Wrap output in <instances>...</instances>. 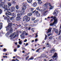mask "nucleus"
<instances>
[{
    "label": "nucleus",
    "instance_id": "obj_46",
    "mask_svg": "<svg viewBox=\"0 0 61 61\" xmlns=\"http://www.w3.org/2000/svg\"><path fill=\"white\" fill-rule=\"evenodd\" d=\"M3 51H4V52H6L7 51L5 49H4L3 50Z\"/></svg>",
    "mask_w": 61,
    "mask_h": 61
},
{
    "label": "nucleus",
    "instance_id": "obj_4",
    "mask_svg": "<svg viewBox=\"0 0 61 61\" xmlns=\"http://www.w3.org/2000/svg\"><path fill=\"white\" fill-rule=\"evenodd\" d=\"M12 14L10 12H9L8 11H7L6 13V15L7 16V17H5L4 19L5 20H9L10 19V17L9 16V15H11Z\"/></svg>",
    "mask_w": 61,
    "mask_h": 61
},
{
    "label": "nucleus",
    "instance_id": "obj_33",
    "mask_svg": "<svg viewBox=\"0 0 61 61\" xmlns=\"http://www.w3.org/2000/svg\"><path fill=\"white\" fill-rule=\"evenodd\" d=\"M40 49H41V48H39L37 49L36 51V52H39V50H40Z\"/></svg>",
    "mask_w": 61,
    "mask_h": 61
},
{
    "label": "nucleus",
    "instance_id": "obj_35",
    "mask_svg": "<svg viewBox=\"0 0 61 61\" xmlns=\"http://www.w3.org/2000/svg\"><path fill=\"white\" fill-rule=\"evenodd\" d=\"M31 30L33 32H34V29L33 28H32L31 29Z\"/></svg>",
    "mask_w": 61,
    "mask_h": 61
},
{
    "label": "nucleus",
    "instance_id": "obj_32",
    "mask_svg": "<svg viewBox=\"0 0 61 61\" xmlns=\"http://www.w3.org/2000/svg\"><path fill=\"white\" fill-rule=\"evenodd\" d=\"M38 22V20H36L34 21V23H36V22Z\"/></svg>",
    "mask_w": 61,
    "mask_h": 61
},
{
    "label": "nucleus",
    "instance_id": "obj_31",
    "mask_svg": "<svg viewBox=\"0 0 61 61\" xmlns=\"http://www.w3.org/2000/svg\"><path fill=\"white\" fill-rule=\"evenodd\" d=\"M37 15V16H40V14L39 13H38L36 14V15Z\"/></svg>",
    "mask_w": 61,
    "mask_h": 61
},
{
    "label": "nucleus",
    "instance_id": "obj_60",
    "mask_svg": "<svg viewBox=\"0 0 61 61\" xmlns=\"http://www.w3.org/2000/svg\"><path fill=\"white\" fill-rule=\"evenodd\" d=\"M6 1H7V0H5L4 1V3H5V2H6Z\"/></svg>",
    "mask_w": 61,
    "mask_h": 61
},
{
    "label": "nucleus",
    "instance_id": "obj_43",
    "mask_svg": "<svg viewBox=\"0 0 61 61\" xmlns=\"http://www.w3.org/2000/svg\"><path fill=\"white\" fill-rule=\"evenodd\" d=\"M45 40H46V38H47V36L46 35H45Z\"/></svg>",
    "mask_w": 61,
    "mask_h": 61
},
{
    "label": "nucleus",
    "instance_id": "obj_30",
    "mask_svg": "<svg viewBox=\"0 0 61 61\" xmlns=\"http://www.w3.org/2000/svg\"><path fill=\"white\" fill-rule=\"evenodd\" d=\"M38 2V4H41L42 3V2L41 1H39Z\"/></svg>",
    "mask_w": 61,
    "mask_h": 61
},
{
    "label": "nucleus",
    "instance_id": "obj_57",
    "mask_svg": "<svg viewBox=\"0 0 61 61\" xmlns=\"http://www.w3.org/2000/svg\"><path fill=\"white\" fill-rule=\"evenodd\" d=\"M36 36H35L36 38L37 36H38V35L37 34H36Z\"/></svg>",
    "mask_w": 61,
    "mask_h": 61
},
{
    "label": "nucleus",
    "instance_id": "obj_21",
    "mask_svg": "<svg viewBox=\"0 0 61 61\" xmlns=\"http://www.w3.org/2000/svg\"><path fill=\"white\" fill-rule=\"evenodd\" d=\"M11 9L13 11H15V8L14 6L11 7Z\"/></svg>",
    "mask_w": 61,
    "mask_h": 61
},
{
    "label": "nucleus",
    "instance_id": "obj_17",
    "mask_svg": "<svg viewBox=\"0 0 61 61\" xmlns=\"http://www.w3.org/2000/svg\"><path fill=\"white\" fill-rule=\"evenodd\" d=\"M33 5L34 7H35L37 5V3L36 2H34L33 4Z\"/></svg>",
    "mask_w": 61,
    "mask_h": 61
},
{
    "label": "nucleus",
    "instance_id": "obj_24",
    "mask_svg": "<svg viewBox=\"0 0 61 61\" xmlns=\"http://www.w3.org/2000/svg\"><path fill=\"white\" fill-rule=\"evenodd\" d=\"M14 14V13H12V16L14 18V17H15V16H16V15H15V14Z\"/></svg>",
    "mask_w": 61,
    "mask_h": 61
},
{
    "label": "nucleus",
    "instance_id": "obj_13",
    "mask_svg": "<svg viewBox=\"0 0 61 61\" xmlns=\"http://www.w3.org/2000/svg\"><path fill=\"white\" fill-rule=\"evenodd\" d=\"M56 51L54 48H52L51 50L50 51L51 53H54Z\"/></svg>",
    "mask_w": 61,
    "mask_h": 61
},
{
    "label": "nucleus",
    "instance_id": "obj_54",
    "mask_svg": "<svg viewBox=\"0 0 61 61\" xmlns=\"http://www.w3.org/2000/svg\"><path fill=\"white\" fill-rule=\"evenodd\" d=\"M2 10L0 9V14L2 13Z\"/></svg>",
    "mask_w": 61,
    "mask_h": 61
},
{
    "label": "nucleus",
    "instance_id": "obj_34",
    "mask_svg": "<svg viewBox=\"0 0 61 61\" xmlns=\"http://www.w3.org/2000/svg\"><path fill=\"white\" fill-rule=\"evenodd\" d=\"M34 59V58L33 57H31L29 59V60H33Z\"/></svg>",
    "mask_w": 61,
    "mask_h": 61
},
{
    "label": "nucleus",
    "instance_id": "obj_18",
    "mask_svg": "<svg viewBox=\"0 0 61 61\" xmlns=\"http://www.w3.org/2000/svg\"><path fill=\"white\" fill-rule=\"evenodd\" d=\"M51 30L52 28H49L48 30V32H47V33H49V32H51Z\"/></svg>",
    "mask_w": 61,
    "mask_h": 61
},
{
    "label": "nucleus",
    "instance_id": "obj_10",
    "mask_svg": "<svg viewBox=\"0 0 61 61\" xmlns=\"http://www.w3.org/2000/svg\"><path fill=\"white\" fill-rule=\"evenodd\" d=\"M57 56V54L56 53H55L54 56H53L52 57L53 58L54 60H55V59L54 58H56V57Z\"/></svg>",
    "mask_w": 61,
    "mask_h": 61
},
{
    "label": "nucleus",
    "instance_id": "obj_14",
    "mask_svg": "<svg viewBox=\"0 0 61 61\" xmlns=\"http://www.w3.org/2000/svg\"><path fill=\"white\" fill-rule=\"evenodd\" d=\"M53 30H54L55 33L56 34H57L58 31V30L57 29H56V28H54L53 29Z\"/></svg>",
    "mask_w": 61,
    "mask_h": 61
},
{
    "label": "nucleus",
    "instance_id": "obj_37",
    "mask_svg": "<svg viewBox=\"0 0 61 61\" xmlns=\"http://www.w3.org/2000/svg\"><path fill=\"white\" fill-rule=\"evenodd\" d=\"M53 38V36H50L49 38V39H52Z\"/></svg>",
    "mask_w": 61,
    "mask_h": 61
},
{
    "label": "nucleus",
    "instance_id": "obj_28",
    "mask_svg": "<svg viewBox=\"0 0 61 61\" xmlns=\"http://www.w3.org/2000/svg\"><path fill=\"white\" fill-rule=\"evenodd\" d=\"M9 6H11L12 5L10 3H8L7 4Z\"/></svg>",
    "mask_w": 61,
    "mask_h": 61
},
{
    "label": "nucleus",
    "instance_id": "obj_15",
    "mask_svg": "<svg viewBox=\"0 0 61 61\" xmlns=\"http://www.w3.org/2000/svg\"><path fill=\"white\" fill-rule=\"evenodd\" d=\"M47 5H48V3H46L44 5V7H45L46 8V9L47 8Z\"/></svg>",
    "mask_w": 61,
    "mask_h": 61
},
{
    "label": "nucleus",
    "instance_id": "obj_19",
    "mask_svg": "<svg viewBox=\"0 0 61 61\" xmlns=\"http://www.w3.org/2000/svg\"><path fill=\"white\" fill-rule=\"evenodd\" d=\"M23 6H24L25 7H26L27 6V3H24L23 4Z\"/></svg>",
    "mask_w": 61,
    "mask_h": 61
},
{
    "label": "nucleus",
    "instance_id": "obj_38",
    "mask_svg": "<svg viewBox=\"0 0 61 61\" xmlns=\"http://www.w3.org/2000/svg\"><path fill=\"white\" fill-rule=\"evenodd\" d=\"M19 44L20 45H21L22 44V42L21 41H19Z\"/></svg>",
    "mask_w": 61,
    "mask_h": 61
},
{
    "label": "nucleus",
    "instance_id": "obj_61",
    "mask_svg": "<svg viewBox=\"0 0 61 61\" xmlns=\"http://www.w3.org/2000/svg\"><path fill=\"white\" fill-rule=\"evenodd\" d=\"M15 45H17V42H15Z\"/></svg>",
    "mask_w": 61,
    "mask_h": 61
},
{
    "label": "nucleus",
    "instance_id": "obj_5",
    "mask_svg": "<svg viewBox=\"0 0 61 61\" xmlns=\"http://www.w3.org/2000/svg\"><path fill=\"white\" fill-rule=\"evenodd\" d=\"M23 21H25L26 20V22H28L30 20V17H28V16H25L23 18Z\"/></svg>",
    "mask_w": 61,
    "mask_h": 61
},
{
    "label": "nucleus",
    "instance_id": "obj_25",
    "mask_svg": "<svg viewBox=\"0 0 61 61\" xmlns=\"http://www.w3.org/2000/svg\"><path fill=\"white\" fill-rule=\"evenodd\" d=\"M27 15L28 16H31V15H32V13H29L28 14H27Z\"/></svg>",
    "mask_w": 61,
    "mask_h": 61
},
{
    "label": "nucleus",
    "instance_id": "obj_64",
    "mask_svg": "<svg viewBox=\"0 0 61 61\" xmlns=\"http://www.w3.org/2000/svg\"><path fill=\"white\" fill-rule=\"evenodd\" d=\"M12 61H15V60L14 59H13L12 60Z\"/></svg>",
    "mask_w": 61,
    "mask_h": 61
},
{
    "label": "nucleus",
    "instance_id": "obj_55",
    "mask_svg": "<svg viewBox=\"0 0 61 61\" xmlns=\"http://www.w3.org/2000/svg\"><path fill=\"white\" fill-rule=\"evenodd\" d=\"M45 56V57H46V55H41V56Z\"/></svg>",
    "mask_w": 61,
    "mask_h": 61
},
{
    "label": "nucleus",
    "instance_id": "obj_3",
    "mask_svg": "<svg viewBox=\"0 0 61 61\" xmlns=\"http://www.w3.org/2000/svg\"><path fill=\"white\" fill-rule=\"evenodd\" d=\"M51 18H52L54 20V22L53 23H51L50 24V26H53L54 25H56V24L57 23V19L56 18V17L55 16H52L51 17Z\"/></svg>",
    "mask_w": 61,
    "mask_h": 61
},
{
    "label": "nucleus",
    "instance_id": "obj_63",
    "mask_svg": "<svg viewBox=\"0 0 61 61\" xmlns=\"http://www.w3.org/2000/svg\"><path fill=\"white\" fill-rule=\"evenodd\" d=\"M28 30H30L31 29V28H30V27H29L28 29Z\"/></svg>",
    "mask_w": 61,
    "mask_h": 61
},
{
    "label": "nucleus",
    "instance_id": "obj_40",
    "mask_svg": "<svg viewBox=\"0 0 61 61\" xmlns=\"http://www.w3.org/2000/svg\"><path fill=\"white\" fill-rule=\"evenodd\" d=\"M16 9H18L19 8H18V5H16Z\"/></svg>",
    "mask_w": 61,
    "mask_h": 61
},
{
    "label": "nucleus",
    "instance_id": "obj_11",
    "mask_svg": "<svg viewBox=\"0 0 61 61\" xmlns=\"http://www.w3.org/2000/svg\"><path fill=\"white\" fill-rule=\"evenodd\" d=\"M15 34H16V33L15 32H14V33L12 34H10L9 36L10 37H13V36H15Z\"/></svg>",
    "mask_w": 61,
    "mask_h": 61
},
{
    "label": "nucleus",
    "instance_id": "obj_44",
    "mask_svg": "<svg viewBox=\"0 0 61 61\" xmlns=\"http://www.w3.org/2000/svg\"><path fill=\"white\" fill-rule=\"evenodd\" d=\"M29 56H28L27 57H26L25 58L26 60H27V59H28V58H29Z\"/></svg>",
    "mask_w": 61,
    "mask_h": 61
},
{
    "label": "nucleus",
    "instance_id": "obj_1",
    "mask_svg": "<svg viewBox=\"0 0 61 61\" xmlns=\"http://www.w3.org/2000/svg\"><path fill=\"white\" fill-rule=\"evenodd\" d=\"M8 20L7 22L8 23V25L6 28V31H9L5 34V36H8L10 34L12 33L13 31V28L11 27L12 26H13V24L11 23H10V21L9 20Z\"/></svg>",
    "mask_w": 61,
    "mask_h": 61
},
{
    "label": "nucleus",
    "instance_id": "obj_48",
    "mask_svg": "<svg viewBox=\"0 0 61 61\" xmlns=\"http://www.w3.org/2000/svg\"><path fill=\"white\" fill-rule=\"evenodd\" d=\"M12 3L14 4H15L16 2L15 1H13Z\"/></svg>",
    "mask_w": 61,
    "mask_h": 61
},
{
    "label": "nucleus",
    "instance_id": "obj_8",
    "mask_svg": "<svg viewBox=\"0 0 61 61\" xmlns=\"http://www.w3.org/2000/svg\"><path fill=\"white\" fill-rule=\"evenodd\" d=\"M46 10V9H45L44 8V9L43 10H42L41 9H39V10H38L39 11H42V12H44V15H45V14L46 13V12H48V11L47 10L46 11H45Z\"/></svg>",
    "mask_w": 61,
    "mask_h": 61
},
{
    "label": "nucleus",
    "instance_id": "obj_2",
    "mask_svg": "<svg viewBox=\"0 0 61 61\" xmlns=\"http://www.w3.org/2000/svg\"><path fill=\"white\" fill-rule=\"evenodd\" d=\"M4 2H1V3H0V6H2V8L5 10H4L5 11H10V8L7 5H4Z\"/></svg>",
    "mask_w": 61,
    "mask_h": 61
},
{
    "label": "nucleus",
    "instance_id": "obj_29",
    "mask_svg": "<svg viewBox=\"0 0 61 61\" xmlns=\"http://www.w3.org/2000/svg\"><path fill=\"white\" fill-rule=\"evenodd\" d=\"M1 33H2V34H5V32L3 33V31H2L1 33H0V37H1L2 36L1 35Z\"/></svg>",
    "mask_w": 61,
    "mask_h": 61
},
{
    "label": "nucleus",
    "instance_id": "obj_6",
    "mask_svg": "<svg viewBox=\"0 0 61 61\" xmlns=\"http://www.w3.org/2000/svg\"><path fill=\"white\" fill-rule=\"evenodd\" d=\"M22 10L21 11V12H20V13L22 15H24V14H25V9H26V7H25V6H23L22 7Z\"/></svg>",
    "mask_w": 61,
    "mask_h": 61
},
{
    "label": "nucleus",
    "instance_id": "obj_59",
    "mask_svg": "<svg viewBox=\"0 0 61 61\" xmlns=\"http://www.w3.org/2000/svg\"><path fill=\"white\" fill-rule=\"evenodd\" d=\"M28 44L27 43L25 45V46H28Z\"/></svg>",
    "mask_w": 61,
    "mask_h": 61
},
{
    "label": "nucleus",
    "instance_id": "obj_51",
    "mask_svg": "<svg viewBox=\"0 0 61 61\" xmlns=\"http://www.w3.org/2000/svg\"><path fill=\"white\" fill-rule=\"evenodd\" d=\"M34 10V9H33V8H31V11H33V10Z\"/></svg>",
    "mask_w": 61,
    "mask_h": 61
},
{
    "label": "nucleus",
    "instance_id": "obj_53",
    "mask_svg": "<svg viewBox=\"0 0 61 61\" xmlns=\"http://www.w3.org/2000/svg\"><path fill=\"white\" fill-rule=\"evenodd\" d=\"M17 47L18 48H19L20 47V45H17Z\"/></svg>",
    "mask_w": 61,
    "mask_h": 61
},
{
    "label": "nucleus",
    "instance_id": "obj_49",
    "mask_svg": "<svg viewBox=\"0 0 61 61\" xmlns=\"http://www.w3.org/2000/svg\"><path fill=\"white\" fill-rule=\"evenodd\" d=\"M17 58L18 59H20V58H21L20 57H19L18 56L17 57Z\"/></svg>",
    "mask_w": 61,
    "mask_h": 61
},
{
    "label": "nucleus",
    "instance_id": "obj_52",
    "mask_svg": "<svg viewBox=\"0 0 61 61\" xmlns=\"http://www.w3.org/2000/svg\"><path fill=\"white\" fill-rule=\"evenodd\" d=\"M39 7H38L36 8V9L37 10H38L39 9Z\"/></svg>",
    "mask_w": 61,
    "mask_h": 61
},
{
    "label": "nucleus",
    "instance_id": "obj_58",
    "mask_svg": "<svg viewBox=\"0 0 61 61\" xmlns=\"http://www.w3.org/2000/svg\"><path fill=\"white\" fill-rule=\"evenodd\" d=\"M37 39H35V41L36 42L37 41Z\"/></svg>",
    "mask_w": 61,
    "mask_h": 61
},
{
    "label": "nucleus",
    "instance_id": "obj_39",
    "mask_svg": "<svg viewBox=\"0 0 61 61\" xmlns=\"http://www.w3.org/2000/svg\"><path fill=\"white\" fill-rule=\"evenodd\" d=\"M36 19V18H32V21H34L35 20V19Z\"/></svg>",
    "mask_w": 61,
    "mask_h": 61
},
{
    "label": "nucleus",
    "instance_id": "obj_47",
    "mask_svg": "<svg viewBox=\"0 0 61 61\" xmlns=\"http://www.w3.org/2000/svg\"><path fill=\"white\" fill-rule=\"evenodd\" d=\"M27 39H25V40L24 41V42H27Z\"/></svg>",
    "mask_w": 61,
    "mask_h": 61
},
{
    "label": "nucleus",
    "instance_id": "obj_36",
    "mask_svg": "<svg viewBox=\"0 0 61 61\" xmlns=\"http://www.w3.org/2000/svg\"><path fill=\"white\" fill-rule=\"evenodd\" d=\"M14 17H11L10 18V20H14Z\"/></svg>",
    "mask_w": 61,
    "mask_h": 61
},
{
    "label": "nucleus",
    "instance_id": "obj_12",
    "mask_svg": "<svg viewBox=\"0 0 61 61\" xmlns=\"http://www.w3.org/2000/svg\"><path fill=\"white\" fill-rule=\"evenodd\" d=\"M49 6L50 7L49 8L50 10H51V9H53L54 8V6H51V5L50 3H49Z\"/></svg>",
    "mask_w": 61,
    "mask_h": 61
},
{
    "label": "nucleus",
    "instance_id": "obj_22",
    "mask_svg": "<svg viewBox=\"0 0 61 61\" xmlns=\"http://www.w3.org/2000/svg\"><path fill=\"white\" fill-rule=\"evenodd\" d=\"M0 30L2 28V25H3V24L2 23H0Z\"/></svg>",
    "mask_w": 61,
    "mask_h": 61
},
{
    "label": "nucleus",
    "instance_id": "obj_7",
    "mask_svg": "<svg viewBox=\"0 0 61 61\" xmlns=\"http://www.w3.org/2000/svg\"><path fill=\"white\" fill-rule=\"evenodd\" d=\"M24 35H25V36H27L28 35V33H25V32L24 31L22 33V35H20V36L21 37L23 38H25V36H24Z\"/></svg>",
    "mask_w": 61,
    "mask_h": 61
},
{
    "label": "nucleus",
    "instance_id": "obj_42",
    "mask_svg": "<svg viewBox=\"0 0 61 61\" xmlns=\"http://www.w3.org/2000/svg\"><path fill=\"white\" fill-rule=\"evenodd\" d=\"M61 30L59 31V35H60V33H61Z\"/></svg>",
    "mask_w": 61,
    "mask_h": 61
},
{
    "label": "nucleus",
    "instance_id": "obj_23",
    "mask_svg": "<svg viewBox=\"0 0 61 61\" xmlns=\"http://www.w3.org/2000/svg\"><path fill=\"white\" fill-rule=\"evenodd\" d=\"M20 14H20V13H18V14H17V16L18 17H20V16H21V15H22L20 13Z\"/></svg>",
    "mask_w": 61,
    "mask_h": 61
},
{
    "label": "nucleus",
    "instance_id": "obj_27",
    "mask_svg": "<svg viewBox=\"0 0 61 61\" xmlns=\"http://www.w3.org/2000/svg\"><path fill=\"white\" fill-rule=\"evenodd\" d=\"M28 2L29 3H30L32 2V0H27Z\"/></svg>",
    "mask_w": 61,
    "mask_h": 61
},
{
    "label": "nucleus",
    "instance_id": "obj_50",
    "mask_svg": "<svg viewBox=\"0 0 61 61\" xmlns=\"http://www.w3.org/2000/svg\"><path fill=\"white\" fill-rule=\"evenodd\" d=\"M59 39H61V35L59 37Z\"/></svg>",
    "mask_w": 61,
    "mask_h": 61
},
{
    "label": "nucleus",
    "instance_id": "obj_41",
    "mask_svg": "<svg viewBox=\"0 0 61 61\" xmlns=\"http://www.w3.org/2000/svg\"><path fill=\"white\" fill-rule=\"evenodd\" d=\"M18 35H15V36L14 37V38H15V37H18Z\"/></svg>",
    "mask_w": 61,
    "mask_h": 61
},
{
    "label": "nucleus",
    "instance_id": "obj_16",
    "mask_svg": "<svg viewBox=\"0 0 61 61\" xmlns=\"http://www.w3.org/2000/svg\"><path fill=\"white\" fill-rule=\"evenodd\" d=\"M16 19L17 21H19V20H20L21 19V18L20 17H17L16 18Z\"/></svg>",
    "mask_w": 61,
    "mask_h": 61
},
{
    "label": "nucleus",
    "instance_id": "obj_20",
    "mask_svg": "<svg viewBox=\"0 0 61 61\" xmlns=\"http://www.w3.org/2000/svg\"><path fill=\"white\" fill-rule=\"evenodd\" d=\"M46 46L47 47H49L50 46V44H48V43L47 44H46Z\"/></svg>",
    "mask_w": 61,
    "mask_h": 61
},
{
    "label": "nucleus",
    "instance_id": "obj_62",
    "mask_svg": "<svg viewBox=\"0 0 61 61\" xmlns=\"http://www.w3.org/2000/svg\"><path fill=\"white\" fill-rule=\"evenodd\" d=\"M49 61H53V60L52 59H51L50 60H49Z\"/></svg>",
    "mask_w": 61,
    "mask_h": 61
},
{
    "label": "nucleus",
    "instance_id": "obj_56",
    "mask_svg": "<svg viewBox=\"0 0 61 61\" xmlns=\"http://www.w3.org/2000/svg\"><path fill=\"white\" fill-rule=\"evenodd\" d=\"M35 12H36V10H35L34 11H32V13H35Z\"/></svg>",
    "mask_w": 61,
    "mask_h": 61
},
{
    "label": "nucleus",
    "instance_id": "obj_45",
    "mask_svg": "<svg viewBox=\"0 0 61 61\" xmlns=\"http://www.w3.org/2000/svg\"><path fill=\"white\" fill-rule=\"evenodd\" d=\"M14 52H16L17 51L16 49H14Z\"/></svg>",
    "mask_w": 61,
    "mask_h": 61
},
{
    "label": "nucleus",
    "instance_id": "obj_9",
    "mask_svg": "<svg viewBox=\"0 0 61 61\" xmlns=\"http://www.w3.org/2000/svg\"><path fill=\"white\" fill-rule=\"evenodd\" d=\"M53 14L55 15H56V16L58 14V11L57 10H55L53 13Z\"/></svg>",
    "mask_w": 61,
    "mask_h": 61
},
{
    "label": "nucleus",
    "instance_id": "obj_26",
    "mask_svg": "<svg viewBox=\"0 0 61 61\" xmlns=\"http://www.w3.org/2000/svg\"><path fill=\"white\" fill-rule=\"evenodd\" d=\"M38 13H38V11H36L35 12V13L34 14V15H36Z\"/></svg>",
    "mask_w": 61,
    "mask_h": 61
}]
</instances>
